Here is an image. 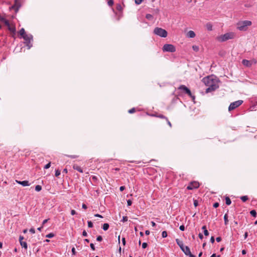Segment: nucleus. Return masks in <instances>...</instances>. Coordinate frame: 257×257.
<instances>
[{"mask_svg": "<svg viewBox=\"0 0 257 257\" xmlns=\"http://www.w3.org/2000/svg\"><path fill=\"white\" fill-rule=\"evenodd\" d=\"M202 81L206 86H208L206 89V93L214 91L218 87V81L213 76L205 77Z\"/></svg>", "mask_w": 257, "mask_h": 257, "instance_id": "nucleus-1", "label": "nucleus"}, {"mask_svg": "<svg viewBox=\"0 0 257 257\" xmlns=\"http://www.w3.org/2000/svg\"><path fill=\"white\" fill-rule=\"evenodd\" d=\"M235 37V34L233 32H229L220 35L217 38L219 42H224L229 39H232Z\"/></svg>", "mask_w": 257, "mask_h": 257, "instance_id": "nucleus-2", "label": "nucleus"}, {"mask_svg": "<svg viewBox=\"0 0 257 257\" xmlns=\"http://www.w3.org/2000/svg\"><path fill=\"white\" fill-rule=\"evenodd\" d=\"M251 25V22L250 21H244L239 22L237 24V29L240 31H246L247 27Z\"/></svg>", "mask_w": 257, "mask_h": 257, "instance_id": "nucleus-3", "label": "nucleus"}, {"mask_svg": "<svg viewBox=\"0 0 257 257\" xmlns=\"http://www.w3.org/2000/svg\"><path fill=\"white\" fill-rule=\"evenodd\" d=\"M154 33L157 36L163 38H166L168 35L167 32L165 29L159 27H156L154 29Z\"/></svg>", "mask_w": 257, "mask_h": 257, "instance_id": "nucleus-4", "label": "nucleus"}, {"mask_svg": "<svg viewBox=\"0 0 257 257\" xmlns=\"http://www.w3.org/2000/svg\"><path fill=\"white\" fill-rule=\"evenodd\" d=\"M163 52H174L176 51L175 47L172 44H165L163 48Z\"/></svg>", "mask_w": 257, "mask_h": 257, "instance_id": "nucleus-5", "label": "nucleus"}, {"mask_svg": "<svg viewBox=\"0 0 257 257\" xmlns=\"http://www.w3.org/2000/svg\"><path fill=\"white\" fill-rule=\"evenodd\" d=\"M243 101L241 100H238L230 103L228 107V110L229 111L235 109L236 108L239 106L242 103Z\"/></svg>", "mask_w": 257, "mask_h": 257, "instance_id": "nucleus-6", "label": "nucleus"}, {"mask_svg": "<svg viewBox=\"0 0 257 257\" xmlns=\"http://www.w3.org/2000/svg\"><path fill=\"white\" fill-rule=\"evenodd\" d=\"M178 89L183 90L185 93L187 94L189 96L192 97L193 99H195V96L192 95L191 92L190 90V89L188 88H187L185 85H180Z\"/></svg>", "mask_w": 257, "mask_h": 257, "instance_id": "nucleus-7", "label": "nucleus"}, {"mask_svg": "<svg viewBox=\"0 0 257 257\" xmlns=\"http://www.w3.org/2000/svg\"><path fill=\"white\" fill-rule=\"evenodd\" d=\"M257 61L255 59H253L251 60H247L246 59H243L242 61V64L247 67H250L252 66V64H255Z\"/></svg>", "mask_w": 257, "mask_h": 257, "instance_id": "nucleus-8", "label": "nucleus"}, {"mask_svg": "<svg viewBox=\"0 0 257 257\" xmlns=\"http://www.w3.org/2000/svg\"><path fill=\"white\" fill-rule=\"evenodd\" d=\"M200 186L199 183L197 181H193L190 182L187 187L188 190H193L194 189L198 188Z\"/></svg>", "mask_w": 257, "mask_h": 257, "instance_id": "nucleus-9", "label": "nucleus"}, {"mask_svg": "<svg viewBox=\"0 0 257 257\" xmlns=\"http://www.w3.org/2000/svg\"><path fill=\"white\" fill-rule=\"evenodd\" d=\"M177 244L180 246L181 250L184 252V253L187 255V252L186 251V248H189L188 246H184L183 244V242H177Z\"/></svg>", "mask_w": 257, "mask_h": 257, "instance_id": "nucleus-10", "label": "nucleus"}, {"mask_svg": "<svg viewBox=\"0 0 257 257\" xmlns=\"http://www.w3.org/2000/svg\"><path fill=\"white\" fill-rule=\"evenodd\" d=\"M22 37L26 41L27 43V45H28V44L30 43L31 41L32 40V36L30 35L26 34Z\"/></svg>", "mask_w": 257, "mask_h": 257, "instance_id": "nucleus-11", "label": "nucleus"}, {"mask_svg": "<svg viewBox=\"0 0 257 257\" xmlns=\"http://www.w3.org/2000/svg\"><path fill=\"white\" fill-rule=\"evenodd\" d=\"M20 3L19 0H15L14 5L12 7V8L15 9L16 11H18L19 8L20 7Z\"/></svg>", "mask_w": 257, "mask_h": 257, "instance_id": "nucleus-12", "label": "nucleus"}, {"mask_svg": "<svg viewBox=\"0 0 257 257\" xmlns=\"http://www.w3.org/2000/svg\"><path fill=\"white\" fill-rule=\"evenodd\" d=\"M16 181L18 184H21L23 186H28L30 185V183L28 181L25 180V181H21L16 180Z\"/></svg>", "mask_w": 257, "mask_h": 257, "instance_id": "nucleus-13", "label": "nucleus"}, {"mask_svg": "<svg viewBox=\"0 0 257 257\" xmlns=\"http://www.w3.org/2000/svg\"><path fill=\"white\" fill-rule=\"evenodd\" d=\"M73 168L74 169V170H76L77 171H78V172H79L80 173H83V170L79 166H78V165L77 164H74L73 165Z\"/></svg>", "mask_w": 257, "mask_h": 257, "instance_id": "nucleus-14", "label": "nucleus"}, {"mask_svg": "<svg viewBox=\"0 0 257 257\" xmlns=\"http://www.w3.org/2000/svg\"><path fill=\"white\" fill-rule=\"evenodd\" d=\"M187 36L191 38H194L195 37V33L193 31H189L187 33Z\"/></svg>", "mask_w": 257, "mask_h": 257, "instance_id": "nucleus-15", "label": "nucleus"}, {"mask_svg": "<svg viewBox=\"0 0 257 257\" xmlns=\"http://www.w3.org/2000/svg\"><path fill=\"white\" fill-rule=\"evenodd\" d=\"M8 29L10 30V31H11V32H12L14 34H15L16 28H15V26H14L13 25H10V26H8Z\"/></svg>", "mask_w": 257, "mask_h": 257, "instance_id": "nucleus-16", "label": "nucleus"}, {"mask_svg": "<svg viewBox=\"0 0 257 257\" xmlns=\"http://www.w3.org/2000/svg\"><path fill=\"white\" fill-rule=\"evenodd\" d=\"M205 27L208 31H211L212 30V25L211 23H207L205 25Z\"/></svg>", "mask_w": 257, "mask_h": 257, "instance_id": "nucleus-17", "label": "nucleus"}, {"mask_svg": "<svg viewBox=\"0 0 257 257\" xmlns=\"http://www.w3.org/2000/svg\"><path fill=\"white\" fill-rule=\"evenodd\" d=\"M202 230H203V233L205 236H208L209 235V232L206 229V226H203L202 227Z\"/></svg>", "mask_w": 257, "mask_h": 257, "instance_id": "nucleus-18", "label": "nucleus"}, {"mask_svg": "<svg viewBox=\"0 0 257 257\" xmlns=\"http://www.w3.org/2000/svg\"><path fill=\"white\" fill-rule=\"evenodd\" d=\"M186 251L187 252V255H189V257H196L194 255L191 253L189 248H186Z\"/></svg>", "mask_w": 257, "mask_h": 257, "instance_id": "nucleus-19", "label": "nucleus"}, {"mask_svg": "<svg viewBox=\"0 0 257 257\" xmlns=\"http://www.w3.org/2000/svg\"><path fill=\"white\" fill-rule=\"evenodd\" d=\"M19 34L22 36L23 37V36H24L25 35H26V32H25V30L24 28H22L20 31H19Z\"/></svg>", "mask_w": 257, "mask_h": 257, "instance_id": "nucleus-20", "label": "nucleus"}, {"mask_svg": "<svg viewBox=\"0 0 257 257\" xmlns=\"http://www.w3.org/2000/svg\"><path fill=\"white\" fill-rule=\"evenodd\" d=\"M225 203L227 205H229L231 204V201L229 197H225Z\"/></svg>", "mask_w": 257, "mask_h": 257, "instance_id": "nucleus-21", "label": "nucleus"}, {"mask_svg": "<svg viewBox=\"0 0 257 257\" xmlns=\"http://www.w3.org/2000/svg\"><path fill=\"white\" fill-rule=\"evenodd\" d=\"M109 224L108 223H104L102 226V228L104 230H107L109 228Z\"/></svg>", "mask_w": 257, "mask_h": 257, "instance_id": "nucleus-22", "label": "nucleus"}, {"mask_svg": "<svg viewBox=\"0 0 257 257\" xmlns=\"http://www.w3.org/2000/svg\"><path fill=\"white\" fill-rule=\"evenodd\" d=\"M21 246L24 247L25 249H27V242H20Z\"/></svg>", "mask_w": 257, "mask_h": 257, "instance_id": "nucleus-23", "label": "nucleus"}, {"mask_svg": "<svg viewBox=\"0 0 257 257\" xmlns=\"http://www.w3.org/2000/svg\"><path fill=\"white\" fill-rule=\"evenodd\" d=\"M42 190V187L41 186L38 185H36L35 187V190L37 192H39Z\"/></svg>", "mask_w": 257, "mask_h": 257, "instance_id": "nucleus-24", "label": "nucleus"}, {"mask_svg": "<svg viewBox=\"0 0 257 257\" xmlns=\"http://www.w3.org/2000/svg\"><path fill=\"white\" fill-rule=\"evenodd\" d=\"M224 223H225V224H227L228 222V215L227 214H225L224 216Z\"/></svg>", "mask_w": 257, "mask_h": 257, "instance_id": "nucleus-25", "label": "nucleus"}, {"mask_svg": "<svg viewBox=\"0 0 257 257\" xmlns=\"http://www.w3.org/2000/svg\"><path fill=\"white\" fill-rule=\"evenodd\" d=\"M116 10L118 11H122V8L120 4H117L116 5Z\"/></svg>", "mask_w": 257, "mask_h": 257, "instance_id": "nucleus-26", "label": "nucleus"}, {"mask_svg": "<svg viewBox=\"0 0 257 257\" xmlns=\"http://www.w3.org/2000/svg\"><path fill=\"white\" fill-rule=\"evenodd\" d=\"M2 21H3L5 23V25H7L8 27L10 25L8 20H6L5 19H2Z\"/></svg>", "mask_w": 257, "mask_h": 257, "instance_id": "nucleus-27", "label": "nucleus"}, {"mask_svg": "<svg viewBox=\"0 0 257 257\" xmlns=\"http://www.w3.org/2000/svg\"><path fill=\"white\" fill-rule=\"evenodd\" d=\"M240 199L243 202H245L248 200V197L247 196H243L241 197Z\"/></svg>", "mask_w": 257, "mask_h": 257, "instance_id": "nucleus-28", "label": "nucleus"}, {"mask_svg": "<svg viewBox=\"0 0 257 257\" xmlns=\"http://www.w3.org/2000/svg\"><path fill=\"white\" fill-rule=\"evenodd\" d=\"M146 18L149 20H151L153 19V16L151 14H147L146 16Z\"/></svg>", "mask_w": 257, "mask_h": 257, "instance_id": "nucleus-29", "label": "nucleus"}, {"mask_svg": "<svg viewBox=\"0 0 257 257\" xmlns=\"http://www.w3.org/2000/svg\"><path fill=\"white\" fill-rule=\"evenodd\" d=\"M250 214L253 216V217H255L256 216V212L255 211V210H251L250 212Z\"/></svg>", "mask_w": 257, "mask_h": 257, "instance_id": "nucleus-30", "label": "nucleus"}, {"mask_svg": "<svg viewBox=\"0 0 257 257\" xmlns=\"http://www.w3.org/2000/svg\"><path fill=\"white\" fill-rule=\"evenodd\" d=\"M109 6L111 7L113 5V0H109L107 2Z\"/></svg>", "mask_w": 257, "mask_h": 257, "instance_id": "nucleus-31", "label": "nucleus"}, {"mask_svg": "<svg viewBox=\"0 0 257 257\" xmlns=\"http://www.w3.org/2000/svg\"><path fill=\"white\" fill-rule=\"evenodd\" d=\"M60 175V171L58 169L55 171V176L58 177Z\"/></svg>", "mask_w": 257, "mask_h": 257, "instance_id": "nucleus-32", "label": "nucleus"}, {"mask_svg": "<svg viewBox=\"0 0 257 257\" xmlns=\"http://www.w3.org/2000/svg\"><path fill=\"white\" fill-rule=\"evenodd\" d=\"M50 166H51V162H49L44 166V168L45 169H47L49 168L50 167Z\"/></svg>", "mask_w": 257, "mask_h": 257, "instance_id": "nucleus-33", "label": "nucleus"}, {"mask_svg": "<svg viewBox=\"0 0 257 257\" xmlns=\"http://www.w3.org/2000/svg\"><path fill=\"white\" fill-rule=\"evenodd\" d=\"M144 0H135V4L137 5L141 4Z\"/></svg>", "mask_w": 257, "mask_h": 257, "instance_id": "nucleus-34", "label": "nucleus"}, {"mask_svg": "<svg viewBox=\"0 0 257 257\" xmlns=\"http://www.w3.org/2000/svg\"><path fill=\"white\" fill-rule=\"evenodd\" d=\"M162 236L163 237H166L167 236V232L166 231H164L162 232Z\"/></svg>", "mask_w": 257, "mask_h": 257, "instance_id": "nucleus-35", "label": "nucleus"}, {"mask_svg": "<svg viewBox=\"0 0 257 257\" xmlns=\"http://www.w3.org/2000/svg\"><path fill=\"white\" fill-rule=\"evenodd\" d=\"M192 48L195 51H198L199 50V47L196 45H193L192 46Z\"/></svg>", "mask_w": 257, "mask_h": 257, "instance_id": "nucleus-36", "label": "nucleus"}, {"mask_svg": "<svg viewBox=\"0 0 257 257\" xmlns=\"http://www.w3.org/2000/svg\"><path fill=\"white\" fill-rule=\"evenodd\" d=\"M88 226L90 228H91L93 227V223L91 221H88Z\"/></svg>", "mask_w": 257, "mask_h": 257, "instance_id": "nucleus-37", "label": "nucleus"}, {"mask_svg": "<svg viewBox=\"0 0 257 257\" xmlns=\"http://www.w3.org/2000/svg\"><path fill=\"white\" fill-rule=\"evenodd\" d=\"M54 236V234L53 233H50L46 235V237L51 238Z\"/></svg>", "mask_w": 257, "mask_h": 257, "instance_id": "nucleus-38", "label": "nucleus"}, {"mask_svg": "<svg viewBox=\"0 0 257 257\" xmlns=\"http://www.w3.org/2000/svg\"><path fill=\"white\" fill-rule=\"evenodd\" d=\"M136 111V109L135 108H133L128 110V112L130 113H133Z\"/></svg>", "mask_w": 257, "mask_h": 257, "instance_id": "nucleus-39", "label": "nucleus"}, {"mask_svg": "<svg viewBox=\"0 0 257 257\" xmlns=\"http://www.w3.org/2000/svg\"><path fill=\"white\" fill-rule=\"evenodd\" d=\"M193 204L195 207H197L198 205V201L197 200L194 199Z\"/></svg>", "mask_w": 257, "mask_h": 257, "instance_id": "nucleus-40", "label": "nucleus"}, {"mask_svg": "<svg viewBox=\"0 0 257 257\" xmlns=\"http://www.w3.org/2000/svg\"><path fill=\"white\" fill-rule=\"evenodd\" d=\"M67 156L72 159H75L78 157L76 155H67Z\"/></svg>", "mask_w": 257, "mask_h": 257, "instance_id": "nucleus-41", "label": "nucleus"}, {"mask_svg": "<svg viewBox=\"0 0 257 257\" xmlns=\"http://www.w3.org/2000/svg\"><path fill=\"white\" fill-rule=\"evenodd\" d=\"M147 246H148L147 243L146 242H144L143 244H142V247L143 248H146L147 247Z\"/></svg>", "mask_w": 257, "mask_h": 257, "instance_id": "nucleus-42", "label": "nucleus"}, {"mask_svg": "<svg viewBox=\"0 0 257 257\" xmlns=\"http://www.w3.org/2000/svg\"><path fill=\"white\" fill-rule=\"evenodd\" d=\"M122 222H125L127 221V216H123L122 220Z\"/></svg>", "mask_w": 257, "mask_h": 257, "instance_id": "nucleus-43", "label": "nucleus"}, {"mask_svg": "<svg viewBox=\"0 0 257 257\" xmlns=\"http://www.w3.org/2000/svg\"><path fill=\"white\" fill-rule=\"evenodd\" d=\"M72 253L73 255H75L76 253V252L75 251V248L74 247L72 248Z\"/></svg>", "mask_w": 257, "mask_h": 257, "instance_id": "nucleus-44", "label": "nucleus"}, {"mask_svg": "<svg viewBox=\"0 0 257 257\" xmlns=\"http://www.w3.org/2000/svg\"><path fill=\"white\" fill-rule=\"evenodd\" d=\"M102 239V238L101 236H100V235L98 236L96 238L97 241H101Z\"/></svg>", "mask_w": 257, "mask_h": 257, "instance_id": "nucleus-45", "label": "nucleus"}, {"mask_svg": "<svg viewBox=\"0 0 257 257\" xmlns=\"http://www.w3.org/2000/svg\"><path fill=\"white\" fill-rule=\"evenodd\" d=\"M127 204L128 206H131L132 204V201L131 200L127 201Z\"/></svg>", "mask_w": 257, "mask_h": 257, "instance_id": "nucleus-46", "label": "nucleus"}, {"mask_svg": "<svg viewBox=\"0 0 257 257\" xmlns=\"http://www.w3.org/2000/svg\"><path fill=\"white\" fill-rule=\"evenodd\" d=\"M90 246L92 250H95V246H94V244H93V243H91L90 244Z\"/></svg>", "mask_w": 257, "mask_h": 257, "instance_id": "nucleus-47", "label": "nucleus"}, {"mask_svg": "<svg viewBox=\"0 0 257 257\" xmlns=\"http://www.w3.org/2000/svg\"><path fill=\"white\" fill-rule=\"evenodd\" d=\"M166 121L167 122V123L168 124V125H169L170 127H172V124L170 122V121L168 120V118H166Z\"/></svg>", "mask_w": 257, "mask_h": 257, "instance_id": "nucleus-48", "label": "nucleus"}, {"mask_svg": "<svg viewBox=\"0 0 257 257\" xmlns=\"http://www.w3.org/2000/svg\"><path fill=\"white\" fill-rule=\"evenodd\" d=\"M180 229L182 231H184L185 229V226L183 225H182L179 227Z\"/></svg>", "mask_w": 257, "mask_h": 257, "instance_id": "nucleus-49", "label": "nucleus"}, {"mask_svg": "<svg viewBox=\"0 0 257 257\" xmlns=\"http://www.w3.org/2000/svg\"><path fill=\"white\" fill-rule=\"evenodd\" d=\"M218 206H219V203L218 202H216V203H214L213 207L214 208H217Z\"/></svg>", "mask_w": 257, "mask_h": 257, "instance_id": "nucleus-50", "label": "nucleus"}, {"mask_svg": "<svg viewBox=\"0 0 257 257\" xmlns=\"http://www.w3.org/2000/svg\"><path fill=\"white\" fill-rule=\"evenodd\" d=\"M49 219H45L42 222V225L43 226L45 223H46Z\"/></svg>", "mask_w": 257, "mask_h": 257, "instance_id": "nucleus-51", "label": "nucleus"}, {"mask_svg": "<svg viewBox=\"0 0 257 257\" xmlns=\"http://www.w3.org/2000/svg\"><path fill=\"white\" fill-rule=\"evenodd\" d=\"M30 232H31L32 233H34L35 232V229L34 228H32L30 229Z\"/></svg>", "mask_w": 257, "mask_h": 257, "instance_id": "nucleus-52", "label": "nucleus"}, {"mask_svg": "<svg viewBox=\"0 0 257 257\" xmlns=\"http://www.w3.org/2000/svg\"><path fill=\"white\" fill-rule=\"evenodd\" d=\"M124 189H125V187L124 186H122L120 187V188H119V190L120 191H123L124 190Z\"/></svg>", "mask_w": 257, "mask_h": 257, "instance_id": "nucleus-53", "label": "nucleus"}, {"mask_svg": "<svg viewBox=\"0 0 257 257\" xmlns=\"http://www.w3.org/2000/svg\"><path fill=\"white\" fill-rule=\"evenodd\" d=\"M76 213V211L74 210H72L71 211V214L72 215H74Z\"/></svg>", "mask_w": 257, "mask_h": 257, "instance_id": "nucleus-54", "label": "nucleus"}, {"mask_svg": "<svg viewBox=\"0 0 257 257\" xmlns=\"http://www.w3.org/2000/svg\"><path fill=\"white\" fill-rule=\"evenodd\" d=\"M199 238H200V239H203V234H202V233H200L199 234Z\"/></svg>", "mask_w": 257, "mask_h": 257, "instance_id": "nucleus-55", "label": "nucleus"}, {"mask_svg": "<svg viewBox=\"0 0 257 257\" xmlns=\"http://www.w3.org/2000/svg\"><path fill=\"white\" fill-rule=\"evenodd\" d=\"M159 117L161 118H164V119H166V118H167V117H166V116H164L163 115H159Z\"/></svg>", "mask_w": 257, "mask_h": 257, "instance_id": "nucleus-56", "label": "nucleus"}, {"mask_svg": "<svg viewBox=\"0 0 257 257\" xmlns=\"http://www.w3.org/2000/svg\"><path fill=\"white\" fill-rule=\"evenodd\" d=\"M94 216L95 217H100V218H102L103 217L101 215H100L99 214H96L94 215Z\"/></svg>", "mask_w": 257, "mask_h": 257, "instance_id": "nucleus-57", "label": "nucleus"}, {"mask_svg": "<svg viewBox=\"0 0 257 257\" xmlns=\"http://www.w3.org/2000/svg\"><path fill=\"white\" fill-rule=\"evenodd\" d=\"M82 207L84 209H86L87 208V206L85 204H83Z\"/></svg>", "mask_w": 257, "mask_h": 257, "instance_id": "nucleus-58", "label": "nucleus"}, {"mask_svg": "<svg viewBox=\"0 0 257 257\" xmlns=\"http://www.w3.org/2000/svg\"><path fill=\"white\" fill-rule=\"evenodd\" d=\"M82 235L84 236H86L87 235V232L85 230H84L82 232Z\"/></svg>", "mask_w": 257, "mask_h": 257, "instance_id": "nucleus-59", "label": "nucleus"}, {"mask_svg": "<svg viewBox=\"0 0 257 257\" xmlns=\"http://www.w3.org/2000/svg\"><path fill=\"white\" fill-rule=\"evenodd\" d=\"M241 252L242 254H245L246 253V251L245 249H243Z\"/></svg>", "mask_w": 257, "mask_h": 257, "instance_id": "nucleus-60", "label": "nucleus"}, {"mask_svg": "<svg viewBox=\"0 0 257 257\" xmlns=\"http://www.w3.org/2000/svg\"><path fill=\"white\" fill-rule=\"evenodd\" d=\"M24 239V237L22 236H20L19 237V241H22Z\"/></svg>", "mask_w": 257, "mask_h": 257, "instance_id": "nucleus-61", "label": "nucleus"}, {"mask_svg": "<svg viewBox=\"0 0 257 257\" xmlns=\"http://www.w3.org/2000/svg\"><path fill=\"white\" fill-rule=\"evenodd\" d=\"M151 224L153 227H155L156 226V223L154 221H152Z\"/></svg>", "mask_w": 257, "mask_h": 257, "instance_id": "nucleus-62", "label": "nucleus"}, {"mask_svg": "<svg viewBox=\"0 0 257 257\" xmlns=\"http://www.w3.org/2000/svg\"><path fill=\"white\" fill-rule=\"evenodd\" d=\"M216 239V241H221V238L220 237H217Z\"/></svg>", "mask_w": 257, "mask_h": 257, "instance_id": "nucleus-63", "label": "nucleus"}, {"mask_svg": "<svg viewBox=\"0 0 257 257\" xmlns=\"http://www.w3.org/2000/svg\"><path fill=\"white\" fill-rule=\"evenodd\" d=\"M68 171L67 169H64L62 172V173H67Z\"/></svg>", "mask_w": 257, "mask_h": 257, "instance_id": "nucleus-64", "label": "nucleus"}]
</instances>
